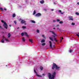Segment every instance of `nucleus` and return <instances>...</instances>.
Listing matches in <instances>:
<instances>
[{
    "label": "nucleus",
    "instance_id": "nucleus-1",
    "mask_svg": "<svg viewBox=\"0 0 79 79\" xmlns=\"http://www.w3.org/2000/svg\"><path fill=\"white\" fill-rule=\"evenodd\" d=\"M48 77L49 79H54L55 78V76L56 75V72H54L52 73V74L50 73H48Z\"/></svg>",
    "mask_w": 79,
    "mask_h": 79
},
{
    "label": "nucleus",
    "instance_id": "nucleus-2",
    "mask_svg": "<svg viewBox=\"0 0 79 79\" xmlns=\"http://www.w3.org/2000/svg\"><path fill=\"white\" fill-rule=\"evenodd\" d=\"M55 68H56V70L59 69L60 68V67H58V65L55 64V63H53V65L52 67V69H54Z\"/></svg>",
    "mask_w": 79,
    "mask_h": 79
},
{
    "label": "nucleus",
    "instance_id": "nucleus-3",
    "mask_svg": "<svg viewBox=\"0 0 79 79\" xmlns=\"http://www.w3.org/2000/svg\"><path fill=\"white\" fill-rule=\"evenodd\" d=\"M1 22L2 23H4L3 24V26L5 29H8V25H7V23H6V22H4V21L3 20H1Z\"/></svg>",
    "mask_w": 79,
    "mask_h": 79
},
{
    "label": "nucleus",
    "instance_id": "nucleus-4",
    "mask_svg": "<svg viewBox=\"0 0 79 79\" xmlns=\"http://www.w3.org/2000/svg\"><path fill=\"white\" fill-rule=\"evenodd\" d=\"M24 34L25 35L27 36V37H28L29 35H27V33L26 32H25L24 33L23 32H22L21 34V35H22V36L23 37V36H24Z\"/></svg>",
    "mask_w": 79,
    "mask_h": 79
},
{
    "label": "nucleus",
    "instance_id": "nucleus-5",
    "mask_svg": "<svg viewBox=\"0 0 79 79\" xmlns=\"http://www.w3.org/2000/svg\"><path fill=\"white\" fill-rule=\"evenodd\" d=\"M42 15V14L40 13H38L35 15V16H36L37 17H39V16H41Z\"/></svg>",
    "mask_w": 79,
    "mask_h": 79
},
{
    "label": "nucleus",
    "instance_id": "nucleus-6",
    "mask_svg": "<svg viewBox=\"0 0 79 79\" xmlns=\"http://www.w3.org/2000/svg\"><path fill=\"white\" fill-rule=\"evenodd\" d=\"M22 21L21 22V23H22V24H23V23H26V21H25L24 20H22L21 19H19V21Z\"/></svg>",
    "mask_w": 79,
    "mask_h": 79
},
{
    "label": "nucleus",
    "instance_id": "nucleus-7",
    "mask_svg": "<svg viewBox=\"0 0 79 79\" xmlns=\"http://www.w3.org/2000/svg\"><path fill=\"white\" fill-rule=\"evenodd\" d=\"M49 43L50 44V48H52V42L49 41Z\"/></svg>",
    "mask_w": 79,
    "mask_h": 79
},
{
    "label": "nucleus",
    "instance_id": "nucleus-8",
    "mask_svg": "<svg viewBox=\"0 0 79 79\" xmlns=\"http://www.w3.org/2000/svg\"><path fill=\"white\" fill-rule=\"evenodd\" d=\"M50 32H52V34H53L54 35H56V34H55V33L53 32V31H49Z\"/></svg>",
    "mask_w": 79,
    "mask_h": 79
},
{
    "label": "nucleus",
    "instance_id": "nucleus-9",
    "mask_svg": "<svg viewBox=\"0 0 79 79\" xmlns=\"http://www.w3.org/2000/svg\"><path fill=\"white\" fill-rule=\"evenodd\" d=\"M33 40L32 39H29V41L30 42H31V43H33V42H32Z\"/></svg>",
    "mask_w": 79,
    "mask_h": 79
},
{
    "label": "nucleus",
    "instance_id": "nucleus-10",
    "mask_svg": "<svg viewBox=\"0 0 79 79\" xmlns=\"http://www.w3.org/2000/svg\"><path fill=\"white\" fill-rule=\"evenodd\" d=\"M40 3H41V4H43V3H44V1L43 0L42 1H40Z\"/></svg>",
    "mask_w": 79,
    "mask_h": 79
},
{
    "label": "nucleus",
    "instance_id": "nucleus-11",
    "mask_svg": "<svg viewBox=\"0 0 79 79\" xmlns=\"http://www.w3.org/2000/svg\"><path fill=\"white\" fill-rule=\"evenodd\" d=\"M31 21L32 23H35V22L34 20H31Z\"/></svg>",
    "mask_w": 79,
    "mask_h": 79
},
{
    "label": "nucleus",
    "instance_id": "nucleus-12",
    "mask_svg": "<svg viewBox=\"0 0 79 79\" xmlns=\"http://www.w3.org/2000/svg\"><path fill=\"white\" fill-rule=\"evenodd\" d=\"M45 42V40L44 39H43L41 41V42L42 43H43V42Z\"/></svg>",
    "mask_w": 79,
    "mask_h": 79
},
{
    "label": "nucleus",
    "instance_id": "nucleus-13",
    "mask_svg": "<svg viewBox=\"0 0 79 79\" xmlns=\"http://www.w3.org/2000/svg\"><path fill=\"white\" fill-rule=\"evenodd\" d=\"M16 16V14H15V13L13 14L12 15V17L13 18H15Z\"/></svg>",
    "mask_w": 79,
    "mask_h": 79
},
{
    "label": "nucleus",
    "instance_id": "nucleus-14",
    "mask_svg": "<svg viewBox=\"0 0 79 79\" xmlns=\"http://www.w3.org/2000/svg\"><path fill=\"white\" fill-rule=\"evenodd\" d=\"M10 37H11V34H10V33H9L8 34V38H10Z\"/></svg>",
    "mask_w": 79,
    "mask_h": 79
},
{
    "label": "nucleus",
    "instance_id": "nucleus-15",
    "mask_svg": "<svg viewBox=\"0 0 79 79\" xmlns=\"http://www.w3.org/2000/svg\"><path fill=\"white\" fill-rule=\"evenodd\" d=\"M54 40L55 41H56V42H58V40H56V38L55 37L54 38Z\"/></svg>",
    "mask_w": 79,
    "mask_h": 79
},
{
    "label": "nucleus",
    "instance_id": "nucleus-16",
    "mask_svg": "<svg viewBox=\"0 0 79 79\" xmlns=\"http://www.w3.org/2000/svg\"><path fill=\"white\" fill-rule=\"evenodd\" d=\"M1 42L2 43H4V40H3V39H2V40H1Z\"/></svg>",
    "mask_w": 79,
    "mask_h": 79
},
{
    "label": "nucleus",
    "instance_id": "nucleus-17",
    "mask_svg": "<svg viewBox=\"0 0 79 79\" xmlns=\"http://www.w3.org/2000/svg\"><path fill=\"white\" fill-rule=\"evenodd\" d=\"M49 39L52 41V42H53V39L50 37H49Z\"/></svg>",
    "mask_w": 79,
    "mask_h": 79
},
{
    "label": "nucleus",
    "instance_id": "nucleus-18",
    "mask_svg": "<svg viewBox=\"0 0 79 79\" xmlns=\"http://www.w3.org/2000/svg\"><path fill=\"white\" fill-rule=\"evenodd\" d=\"M25 38H23L22 39V41H23V42H24L25 41Z\"/></svg>",
    "mask_w": 79,
    "mask_h": 79
},
{
    "label": "nucleus",
    "instance_id": "nucleus-19",
    "mask_svg": "<svg viewBox=\"0 0 79 79\" xmlns=\"http://www.w3.org/2000/svg\"><path fill=\"white\" fill-rule=\"evenodd\" d=\"M59 12L60 13V14H62V15L63 14V13L61 12V11L60 10H59Z\"/></svg>",
    "mask_w": 79,
    "mask_h": 79
},
{
    "label": "nucleus",
    "instance_id": "nucleus-20",
    "mask_svg": "<svg viewBox=\"0 0 79 79\" xmlns=\"http://www.w3.org/2000/svg\"><path fill=\"white\" fill-rule=\"evenodd\" d=\"M0 10H2V11H4L3 10V8H0Z\"/></svg>",
    "mask_w": 79,
    "mask_h": 79
},
{
    "label": "nucleus",
    "instance_id": "nucleus-21",
    "mask_svg": "<svg viewBox=\"0 0 79 79\" xmlns=\"http://www.w3.org/2000/svg\"><path fill=\"white\" fill-rule=\"evenodd\" d=\"M35 13H36V12L35 11V10H34V12H33V15H35Z\"/></svg>",
    "mask_w": 79,
    "mask_h": 79
},
{
    "label": "nucleus",
    "instance_id": "nucleus-22",
    "mask_svg": "<svg viewBox=\"0 0 79 79\" xmlns=\"http://www.w3.org/2000/svg\"><path fill=\"white\" fill-rule=\"evenodd\" d=\"M14 23H15V25H16V24H17V22H16V21H14Z\"/></svg>",
    "mask_w": 79,
    "mask_h": 79
},
{
    "label": "nucleus",
    "instance_id": "nucleus-23",
    "mask_svg": "<svg viewBox=\"0 0 79 79\" xmlns=\"http://www.w3.org/2000/svg\"><path fill=\"white\" fill-rule=\"evenodd\" d=\"M40 69L41 70H43V67H42V66H40Z\"/></svg>",
    "mask_w": 79,
    "mask_h": 79
},
{
    "label": "nucleus",
    "instance_id": "nucleus-24",
    "mask_svg": "<svg viewBox=\"0 0 79 79\" xmlns=\"http://www.w3.org/2000/svg\"><path fill=\"white\" fill-rule=\"evenodd\" d=\"M59 23H60V24H63V22L61 21H60L59 22Z\"/></svg>",
    "mask_w": 79,
    "mask_h": 79
},
{
    "label": "nucleus",
    "instance_id": "nucleus-25",
    "mask_svg": "<svg viewBox=\"0 0 79 79\" xmlns=\"http://www.w3.org/2000/svg\"><path fill=\"white\" fill-rule=\"evenodd\" d=\"M45 43H43L42 44V45L43 46H44V45H45Z\"/></svg>",
    "mask_w": 79,
    "mask_h": 79
},
{
    "label": "nucleus",
    "instance_id": "nucleus-26",
    "mask_svg": "<svg viewBox=\"0 0 79 79\" xmlns=\"http://www.w3.org/2000/svg\"><path fill=\"white\" fill-rule=\"evenodd\" d=\"M75 14L77 15H79V13L78 12H76L75 13Z\"/></svg>",
    "mask_w": 79,
    "mask_h": 79
},
{
    "label": "nucleus",
    "instance_id": "nucleus-27",
    "mask_svg": "<svg viewBox=\"0 0 79 79\" xmlns=\"http://www.w3.org/2000/svg\"><path fill=\"white\" fill-rule=\"evenodd\" d=\"M6 39V38H5V36L4 35H3L2 36V39L4 40V39Z\"/></svg>",
    "mask_w": 79,
    "mask_h": 79
},
{
    "label": "nucleus",
    "instance_id": "nucleus-28",
    "mask_svg": "<svg viewBox=\"0 0 79 79\" xmlns=\"http://www.w3.org/2000/svg\"><path fill=\"white\" fill-rule=\"evenodd\" d=\"M34 71L35 73V74H37V72H36V71H35V69L34 70Z\"/></svg>",
    "mask_w": 79,
    "mask_h": 79
},
{
    "label": "nucleus",
    "instance_id": "nucleus-29",
    "mask_svg": "<svg viewBox=\"0 0 79 79\" xmlns=\"http://www.w3.org/2000/svg\"><path fill=\"white\" fill-rule=\"evenodd\" d=\"M5 40H6V41H7V42H9V40H8L6 38H5Z\"/></svg>",
    "mask_w": 79,
    "mask_h": 79
},
{
    "label": "nucleus",
    "instance_id": "nucleus-30",
    "mask_svg": "<svg viewBox=\"0 0 79 79\" xmlns=\"http://www.w3.org/2000/svg\"><path fill=\"white\" fill-rule=\"evenodd\" d=\"M36 76H38V77H42V76H40L39 75H38V74H37Z\"/></svg>",
    "mask_w": 79,
    "mask_h": 79
},
{
    "label": "nucleus",
    "instance_id": "nucleus-31",
    "mask_svg": "<svg viewBox=\"0 0 79 79\" xmlns=\"http://www.w3.org/2000/svg\"><path fill=\"white\" fill-rule=\"evenodd\" d=\"M39 32H40L39 30L38 29L37 30V33H39Z\"/></svg>",
    "mask_w": 79,
    "mask_h": 79
},
{
    "label": "nucleus",
    "instance_id": "nucleus-32",
    "mask_svg": "<svg viewBox=\"0 0 79 79\" xmlns=\"http://www.w3.org/2000/svg\"><path fill=\"white\" fill-rule=\"evenodd\" d=\"M72 25H75V23H72Z\"/></svg>",
    "mask_w": 79,
    "mask_h": 79
},
{
    "label": "nucleus",
    "instance_id": "nucleus-33",
    "mask_svg": "<svg viewBox=\"0 0 79 79\" xmlns=\"http://www.w3.org/2000/svg\"><path fill=\"white\" fill-rule=\"evenodd\" d=\"M63 39V37H61L60 38V40H62Z\"/></svg>",
    "mask_w": 79,
    "mask_h": 79
},
{
    "label": "nucleus",
    "instance_id": "nucleus-34",
    "mask_svg": "<svg viewBox=\"0 0 79 79\" xmlns=\"http://www.w3.org/2000/svg\"><path fill=\"white\" fill-rule=\"evenodd\" d=\"M22 28H23V29H25V28H26V27L23 26V27H22Z\"/></svg>",
    "mask_w": 79,
    "mask_h": 79
},
{
    "label": "nucleus",
    "instance_id": "nucleus-35",
    "mask_svg": "<svg viewBox=\"0 0 79 79\" xmlns=\"http://www.w3.org/2000/svg\"><path fill=\"white\" fill-rule=\"evenodd\" d=\"M73 52V50H70L69 52H70V53H71V52Z\"/></svg>",
    "mask_w": 79,
    "mask_h": 79
},
{
    "label": "nucleus",
    "instance_id": "nucleus-36",
    "mask_svg": "<svg viewBox=\"0 0 79 79\" xmlns=\"http://www.w3.org/2000/svg\"><path fill=\"white\" fill-rule=\"evenodd\" d=\"M76 35L79 37V33H78V34H76Z\"/></svg>",
    "mask_w": 79,
    "mask_h": 79
},
{
    "label": "nucleus",
    "instance_id": "nucleus-37",
    "mask_svg": "<svg viewBox=\"0 0 79 79\" xmlns=\"http://www.w3.org/2000/svg\"><path fill=\"white\" fill-rule=\"evenodd\" d=\"M69 20H73V18H70V19H69Z\"/></svg>",
    "mask_w": 79,
    "mask_h": 79
},
{
    "label": "nucleus",
    "instance_id": "nucleus-38",
    "mask_svg": "<svg viewBox=\"0 0 79 79\" xmlns=\"http://www.w3.org/2000/svg\"><path fill=\"white\" fill-rule=\"evenodd\" d=\"M56 21H58V22L60 21V20L59 19H57L56 20Z\"/></svg>",
    "mask_w": 79,
    "mask_h": 79
},
{
    "label": "nucleus",
    "instance_id": "nucleus-39",
    "mask_svg": "<svg viewBox=\"0 0 79 79\" xmlns=\"http://www.w3.org/2000/svg\"><path fill=\"white\" fill-rule=\"evenodd\" d=\"M53 23H55V22H56V21L55 20H53Z\"/></svg>",
    "mask_w": 79,
    "mask_h": 79
},
{
    "label": "nucleus",
    "instance_id": "nucleus-40",
    "mask_svg": "<svg viewBox=\"0 0 79 79\" xmlns=\"http://www.w3.org/2000/svg\"><path fill=\"white\" fill-rule=\"evenodd\" d=\"M4 10H5V11H6V8H4Z\"/></svg>",
    "mask_w": 79,
    "mask_h": 79
},
{
    "label": "nucleus",
    "instance_id": "nucleus-41",
    "mask_svg": "<svg viewBox=\"0 0 79 79\" xmlns=\"http://www.w3.org/2000/svg\"><path fill=\"white\" fill-rule=\"evenodd\" d=\"M69 18H73V17H70V16H69Z\"/></svg>",
    "mask_w": 79,
    "mask_h": 79
},
{
    "label": "nucleus",
    "instance_id": "nucleus-42",
    "mask_svg": "<svg viewBox=\"0 0 79 79\" xmlns=\"http://www.w3.org/2000/svg\"><path fill=\"white\" fill-rule=\"evenodd\" d=\"M54 10H53V9H51V11H54Z\"/></svg>",
    "mask_w": 79,
    "mask_h": 79
},
{
    "label": "nucleus",
    "instance_id": "nucleus-43",
    "mask_svg": "<svg viewBox=\"0 0 79 79\" xmlns=\"http://www.w3.org/2000/svg\"><path fill=\"white\" fill-rule=\"evenodd\" d=\"M77 4L78 5H79V2H77Z\"/></svg>",
    "mask_w": 79,
    "mask_h": 79
},
{
    "label": "nucleus",
    "instance_id": "nucleus-44",
    "mask_svg": "<svg viewBox=\"0 0 79 79\" xmlns=\"http://www.w3.org/2000/svg\"><path fill=\"white\" fill-rule=\"evenodd\" d=\"M17 29H19V27H18V28H17Z\"/></svg>",
    "mask_w": 79,
    "mask_h": 79
},
{
    "label": "nucleus",
    "instance_id": "nucleus-45",
    "mask_svg": "<svg viewBox=\"0 0 79 79\" xmlns=\"http://www.w3.org/2000/svg\"><path fill=\"white\" fill-rule=\"evenodd\" d=\"M9 26H10V27H11V25H10Z\"/></svg>",
    "mask_w": 79,
    "mask_h": 79
},
{
    "label": "nucleus",
    "instance_id": "nucleus-46",
    "mask_svg": "<svg viewBox=\"0 0 79 79\" xmlns=\"http://www.w3.org/2000/svg\"><path fill=\"white\" fill-rule=\"evenodd\" d=\"M43 76H45L44 74H43Z\"/></svg>",
    "mask_w": 79,
    "mask_h": 79
},
{
    "label": "nucleus",
    "instance_id": "nucleus-47",
    "mask_svg": "<svg viewBox=\"0 0 79 79\" xmlns=\"http://www.w3.org/2000/svg\"><path fill=\"white\" fill-rule=\"evenodd\" d=\"M59 26V25H58L57 26V27H58Z\"/></svg>",
    "mask_w": 79,
    "mask_h": 79
},
{
    "label": "nucleus",
    "instance_id": "nucleus-48",
    "mask_svg": "<svg viewBox=\"0 0 79 79\" xmlns=\"http://www.w3.org/2000/svg\"><path fill=\"white\" fill-rule=\"evenodd\" d=\"M42 36H43V37H44V35H42Z\"/></svg>",
    "mask_w": 79,
    "mask_h": 79
},
{
    "label": "nucleus",
    "instance_id": "nucleus-49",
    "mask_svg": "<svg viewBox=\"0 0 79 79\" xmlns=\"http://www.w3.org/2000/svg\"><path fill=\"white\" fill-rule=\"evenodd\" d=\"M56 29L55 28H53V29Z\"/></svg>",
    "mask_w": 79,
    "mask_h": 79
},
{
    "label": "nucleus",
    "instance_id": "nucleus-50",
    "mask_svg": "<svg viewBox=\"0 0 79 79\" xmlns=\"http://www.w3.org/2000/svg\"><path fill=\"white\" fill-rule=\"evenodd\" d=\"M24 24H25V25H26V23H24Z\"/></svg>",
    "mask_w": 79,
    "mask_h": 79
},
{
    "label": "nucleus",
    "instance_id": "nucleus-51",
    "mask_svg": "<svg viewBox=\"0 0 79 79\" xmlns=\"http://www.w3.org/2000/svg\"><path fill=\"white\" fill-rule=\"evenodd\" d=\"M6 66H8V65H6Z\"/></svg>",
    "mask_w": 79,
    "mask_h": 79
},
{
    "label": "nucleus",
    "instance_id": "nucleus-52",
    "mask_svg": "<svg viewBox=\"0 0 79 79\" xmlns=\"http://www.w3.org/2000/svg\"><path fill=\"white\" fill-rule=\"evenodd\" d=\"M57 29H59V28H57Z\"/></svg>",
    "mask_w": 79,
    "mask_h": 79
},
{
    "label": "nucleus",
    "instance_id": "nucleus-53",
    "mask_svg": "<svg viewBox=\"0 0 79 79\" xmlns=\"http://www.w3.org/2000/svg\"><path fill=\"white\" fill-rule=\"evenodd\" d=\"M1 27H1V26H0V28H1Z\"/></svg>",
    "mask_w": 79,
    "mask_h": 79
},
{
    "label": "nucleus",
    "instance_id": "nucleus-54",
    "mask_svg": "<svg viewBox=\"0 0 79 79\" xmlns=\"http://www.w3.org/2000/svg\"><path fill=\"white\" fill-rule=\"evenodd\" d=\"M44 10H45V11H46V9H44Z\"/></svg>",
    "mask_w": 79,
    "mask_h": 79
},
{
    "label": "nucleus",
    "instance_id": "nucleus-55",
    "mask_svg": "<svg viewBox=\"0 0 79 79\" xmlns=\"http://www.w3.org/2000/svg\"><path fill=\"white\" fill-rule=\"evenodd\" d=\"M53 36V37H55V36L54 35V36Z\"/></svg>",
    "mask_w": 79,
    "mask_h": 79
},
{
    "label": "nucleus",
    "instance_id": "nucleus-56",
    "mask_svg": "<svg viewBox=\"0 0 79 79\" xmlns=\"http://www.w3.org/2000/svg\"><path fill=\"white\" fill-rule=\"evenodd\" d=\"M61 41H60V43H61Z\"/></svg>",
    "mask_w": 79,
    "mask_h": 79
}]
</instances>
